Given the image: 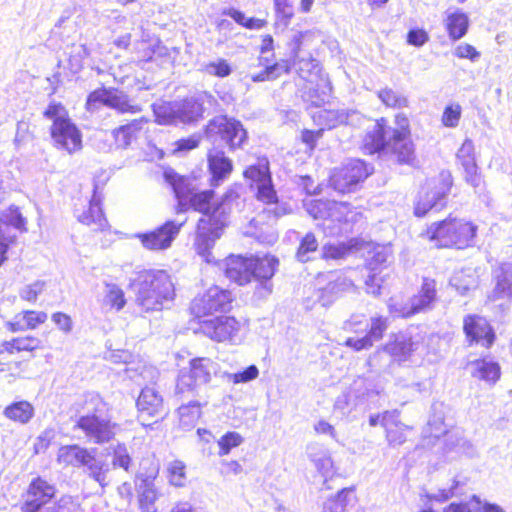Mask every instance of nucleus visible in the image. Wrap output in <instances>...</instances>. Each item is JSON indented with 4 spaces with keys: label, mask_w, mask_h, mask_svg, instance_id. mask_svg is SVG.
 Masks as SVG:
<instances>
[{
    "label": "nucleus",
    "mask_w": 512,
    "mask_h": 512,
    "mask_svg": "<svg viewBox=\"0 0 512 512\" xmlns=\"http://www.w3.org/2000/svg\"><path fill=\"white\" fill-rule=\"evenodd\" d=\"M203 334L217 342H236L239 340L241 324L234 317L220 316L204 320L200 326Z\"/></svg>",
    "instance_id": "14"
},
{
    "label": "nucleus",
    "mask_w": 512,
    "mask_h": 512,
    "mask_svg": "<svg viewBox=\"0 0 512 512\" xmlns=\"http://www.w3.org/2000/svg\"><path fill=\"white\" fill-rule=\"evenodd\" d=\"M216 370L217 364L210 358L199 357L190 360L189 369H182L179 373L175 393L180 395L192 392L209 383Z\"/></svg>",
    "instance_id": "7"
},
{
    "label": "nucleus",
    "mask_w": 512,
    "mask_h": 512,
    "mask_svg": "<svg viewBox=\"0 0 512 512\" xmlns=\"http://www.w3.org/2000/svg\"><path fill=\"white\" fill-rule=\"evenodd\" d=\"M461 486H464V483H461L456 478H453L451 480V484H450L449 487L438 489L435 493H432L429 496V498L431 500L436 501V502L448 501L449 499H451V498L461 494V492L459 491V488Z\"/></svg>",
    "instance_id": "51"
},
{
    "label": "nucleus",
    "mask_w": 512,
    "mask_h": 512,
    "mask_svg": "<svg viewBox=\"0 0 512 512\" xmlns=\"http://www.w3.org/2000/svg\"><path fill=\"white\" fill-rule=\"evenodd\" d=\"M453 54L460 59H469L471 62H477L481 56V53L468 43L457 45Z\"/></svg>",
    "instance_id": "62"
},
{
    "label": "nucleus",
    "mask_w": 512,
    "mask_h": 512,
    "mask_svg": "<svg viewBox=\"0 0 512 512\" xmlns=\"http://www.w3.org/2000/svg\"><path fill=\"white\" fill-rule=\"evenodd\" d=\"M100 198L94 193L92 199L89 202L87 210H84L78 215V220L87 225L91 226L93 230H103L107 226V220L103 214L100 206Z\"/></svg>",
    "instance_id": "28"
},
{
    "label": "nucleus",
    "mask_w": 512,
    "mask_h": 512,
    "mask_svg": "<svg viewBox=\"0 0 512 512\" xmlns=\"http://www.w3.org/2000/svg\"><path fill=\"white\" fill-rule=\"evenodd\" d=\"M4 414L11 420L25 424L33 417L34 408L28 401H19L6 407Z\"/></svg>",
    "instance_id": "36"
},
{
    "label": "nucleus",
    "mask_w": 512,
    "mask_h": 512,
    "mask_svg": "<svg viewBox=\"0 0 512 512\" xmlns=\"http://www.w3.org/2000/svg\"><path fill=\"white\" fill-rule=\"evenodd\" d=\"M350 283L345 279H337L330 282L325 288L318 291V301L322 306L330 305L338 296V294L346 289Z\"/></svg>",
    "instance_id": "37"
},
{
    "label": "nucleus",
    "mask_w": 512,
    "mask_h": 512,
    "mask_svg": "<svg viewBox=\"0 0 512 512\" xmlns=\"http://www.w3.org/2000/svg\"><path fill=\"white\" fill-rule=\"evenodd\" d=\"M202 71L210 76L225 78L232 73V67L227 60L219 58L202 66Z\"/></svg>",
    "instance_id": "48"
},
{
    "label": "nucleus",
    "mask_w": 512,
    "mask_h": 512,
    "mask_svg": "<svg viewBox=\"0 0 512 512\" xmlns=\"http://www.w3.org/2000/svg\"><path fill=\"white\" fill-rule=\"evenodd\" d=\"M136 303L143 311H159L164 303L173 300L174 285L170 275L163 270H144L131 283Z\"/></svg>",
    "instance_id": "3"
},
{
    "label": "nucleus",
    "mask_w": 512,
    "mask_h": 512,
    "mask_svg": "<svg viewBox=\"0 0 512 512\" xmlns=\"http://www.w3.org/2000/svg\"><path fill=\"white\" fill-rule=\"evenodd\" d=\"M45 282L35 281L31 284L25 285L19 292L21 299L28 302H35L38 296L43 292Z\"/></svg>",
    "instance_id": "58"
},
{
    "label": "nucleus",
    "mask_w": 512,
    "mask_h": 512,
    "mask_svg": "<svg viewBox=\"0 0 512 512\" xmlns=\"http://www.w3.org/2000/svg\"><path fill=\"white\" fill-rule=\"evenodd\" d=\"M105 406V402L98 394H86L84 407L87 413L80 416L75 425L90 441L99 445L110 442L115 436V425L98 415L104 411Z\"/></svg>",
    "instance_id": "5"
},
{
    "label": "nucleus",
    "mask_w": 512,
    "mask_h": 512,
    "mask_svg": "<svg viewBox=\"0 0 512 512\" xmlns=\"http://www.w3.org/2000/svg\"><path fill=\"white\" fill-rule=\"evenodd\" d=\"M350 208L351 205L346 202L330 201L327 220L329 228L331 227V223L335 221L343 224L345 217L349 214Z\"/></svg>",
    "instance_id": "50"
},
{
    "label": "nucleus",
    "mask_w": 512,
    "mask_h": 512,
    "mask_svg": "<svg viewBox=\"0 0 512 512\" xmlns=\"http://www.w3.org/2000/svg\"><path fill=\"white\" fill-rule=\"evenodd\" d=\"M51 512H82L80 504L71 497H62L58 504L52 508Z\"/></svg>",
    "instance_id": "64"
},
{
    "label": "nucleus",
    "mask_w": 512,
    "mask_h": 512,
    "mask_svg": "<svg viewBox=\"0 0 512 512\" xmlns=\"http://www.w3.org/2000/svg\"><path fill=\"white\" fill-rule=\"evenodd\" d=\"M206 133L209 137L219 136L231 150L240 148L247 138L242 124L227 116L212 119L207 125Z\"/></svg>",
    "instance_id": "11"
},
{
    "label": "nucleus",
    "mask_w": 512,
    "mask_h": 512,
    "mask_svg": "<svg viewBox=\"0 0 512 512\" xmlns=\"http://www.w3.org/2000/svg\"><path fill=\"white\" fill-rule=\"evenodd\" d=\"M385 149L392 151L400 163L411 164L415 159L409 120L404 114L396 115L394 128L381 118L367 130L363 138L364 152L374 154Z\"/></svg>",
    "instance_id": "2"
},
{
    "label": "nucleus",
    "mask_w": 512,
    "mask_h": 512,
    "mask_svg": "<svg viewBox=\"0 0 512 512\" xmlns=\"http://www.w3.org/2000/svg\"><path fill=\"white\" fill-rule=\"evenodd\" d=\"M93 449L77 444L61 446L57 452V463L65 467L83 468Z\"/></svg>",
    "instance_id": "25"
},
{
    "label": "nucleus",
    "mask_w": 512,
    "mask_h": 512,
    "mask_svg": "<svg viewBox=\"0 0 512 512\" xmlns=\"http://www.w3.org/2000/svg\"><path fill=\"white\" fill-rule=\"evenodd\" d=\"M182 225V223L169 220L152 231L138 233L136 237L145 249L163 251L171 247L173 241L180 233Z\"/></svg>",
    "instance_id": "13"
},
{
    "label": "nucleus",
    "mask_w": 512,
    "mask_h": 512,
    "mask_svg": "<svg viewBox=\"0 0 512 512\" xmlns=\"http://www.w3.org/2000/svg\"><path fill=\"white\" fill-rule=\"evenodd\" d=\"M478 227L470 221L456 217L432 223L420 236L437 248L464 249L475 245Z\"/></svg>",
    "instance_id": "4"
},
{
    "label": "nucleus",
    "mask_w": 512,
    "mask_h": 512,
    "mask_svg": "<svg viewBox=\"0 0 512 512\" xmlns=\"http://www.w3.org/2000/svg\"><path fill=\"white\" fill-rule=\"evenodd\" d=\"M259 375V370L256 365H250L245 370L237 373L228 374L229 381L234 384L247 383L256 379Z\"/></svg>",
    "instance_id": "59"
},
{
    "label": "nucleus",
    "mask_w": 512,
    "mask_h": 512,
    "mask_svg": "<svg viewBox=\"0 0 512 512\" xmlns=\"http://www.w3.org/2000/svg\"><path fill=\"white\" fill-rule=\"evenodd\" d=\"M213 195L212 190L200 192L196 190L188 199L187 205V210L192 208L204 215L198 221L195 246L197 252L206 257L207 260L211 248L216 240L221 237L224 228L228 225L231 212V194H226L220 203L212 205Z\"/></svg>",
    "instance_id": "1"
},
{
    "label": "nucleus",
    "mask_w": 512,
    "mask_h": 512,
    "mask_svg": "<svg viewBox=\"0 0 512 512\" xmlns=\"http://www.w3.org/2000/svg\"><path fill=\"white\" fill-rule=\"evenodd\" d=\"M472 375L486 382L495 383L500 377V367L497 362L483 358L471 362Z\"/></svg>",
    "instance_id": "33"
},
{
    "label": "nucleus",
    "mask_w": 512,
    "mask_h": 512,
    "mask_svg": "<svg viewBox=\"0 0 512 512\" xmlns=\"http://www.w3.org/2000/svg\"><path fill=\"white\" fill-rule=\"evenodd\" d=\"M215 98L208 92H199L176 104V117L178 123H192L203 117L204 111L214 105Z\"/></svg>",
    "instance_id": "15"
},
{
    "label": "nucleus",
    "mask_w": 512,
    "mask_h": 512,
    "mask_svg": "<svg viewBox=\"0 0 512 512\" xmlns=\"http://www.w3.org/2000/svg\"><path fill=\"white\" fill-rule=\"evenodd\" d=\"M90 55L89 49L84 44L73 45L70 52V65L75 70L82 68L83 61Z\"/></svg>",
    "instance_id": "57"
},
{
    "label": "nucleus",
    "mask_w": 512,
    "mask_h": 512,
    "mask_svg": "<svg viewBox=\"0 0 512 512\" xmlns=\"http://www.w3.org/2000/svg\"><path fill=\"white\" fill-rule=\"evenodd\" d=\"M225 275L239 285H245L252 280L251 257L230 255L225 260Z\"/></svg>",
    "instance_id": "20"
},
{
    "label": "nucleus",
    "mask_w": 512,
    "mask_h": 512,
    "mask_svg": "<svg viewBox=\"0 0 512 512\" xmlns=\"http://www.w3.org/2000/svg\"><path fill=\"white\" fill-rule=\"evenodd\" d=\"M369 324L364 314H353L343 323V330L348 333L362 334L366 333Z\"/></svg>",
    "instance_id": "53"
},
{
    "label": "nucleus",
    "mask_w": 512,
    "mask_h": 512,
    "mask_svg": "<svg viewBox=\"0 0 512 512\" xmlns=\"http://www.w3.org/2000/svg\"><path fill=\"white\" fill-rule=\"evenodd\" d=\"M243 441V437L238 432H227L217 441L219 446L218 455H228L233 448L240 446Z\"/></svg>",
    "instance_id": "49"
},
{
    "label": "nucleus",
    "mask_w": 512,
    "mask_h": 512,
    "mask_svg": "<svg viewBox=\"0 0 512 512\" xmlns=\"http://www.w3.org/2000/svg\"><path fill=\"white\" fill-rule=\"evenodd\" d=\"M138 417L143 425L151 418H162L165 414L163 397L154 387H144L138 396L137 402Z\"/></svg>",
    "instance_id": "16"
},
{
    "label": "nucleus",
    "mask_w": 512,
    "mask_h": 512,
    "mask_svg": "<svg viewBox=\"0 0 512 512\" xmlns=\"http://www.w3.org/2000/svg\"><path fill=\"white\" fill-rule=\"evenodd\" d=\"M444 22L449 38L453 41L461 39L468 31L469 18L459 9L447 11Z\"/></svg>",
    "instance_id": "31"
},
{
    "label": "nucleus",
    "mask_w": 512,
    "mask_h": 512,
    "mask_svg": "<svg viewBox=\"0 0 512 512\" xmlns=\"http://www.w3.org/2000/svg\"><path fill=\"white\" fill-rule=\"evenodd\" d=\"M452 187V177L448 172H441L438 181L427 184L419 193L414 213L425 216L430 210L440 211L446 206V198Z\"/></svg>",
    "instance_id": "6"
},
{
    "label": "nucleus",
    "mask_w": 512,
    "mask_h": 512,
    "mask_svg": "<svg viewBox=\"0 0 512 512\" xmlns=\"http://www.w3.org/2000/svg\"><path fill=\"white\" fill-rule=\"evenodd\" d=\"M167 473L170 484L183 487L186 482V465L181 460H173L167 465Z\"/></svg>",
    "instance_id": "45"
},
{
    "label": "nucleus",
    "mask_w": 512,
    "mask_h": 512,
    "mask_svg": "<svg viewBox=\"0 0 512 512\" xmlns=\"http://www.w3.org/2000/svg\"><path fill=\"white\" fill-rule=\"evenodd\" d=\"M148 123L146 117L134 119L130 123L113 130L112 134L118 148H127L137 138L138 133Z\"/></svg>",
    "instance_id": "29"
},
{
    "label": "nucleus",
    "mask_w": 512,
    "mask_h": 512,
    "mask_svg": "<svg viewBox=\"0 0 512 512\" xmlns=\"http://www.w3.org/2000/svg\"><path fill=\"white\" fill-rule=\"evenodd\" d=\"M157 499V494L154 488L146 486L140 496V508L142 512H156L154 503Z\"/></svg>",
    "instance_id": "61"
},
{
    "label": "nucleus",
    "mask_w": 512,
    "mask_h": 512,
    "mask_svg": "<svg viewBox=\"0 0 512 512\" xmlns=\"http://www.w3.org/2000/svg\"><path fill=\"white\" fill-rule=\"evenodd\" d=\"M164 178L171 185L178 200L179 211H187L188 199L197 190L193 181L178 175L173 170H166Z\"/></svg>",
    "instance_id": "21"
},
{
    "label": "nucleus",
    "mask_w": 512,
    "mask_h": 512,
    "mask_svg": "<svg viewBox=\"0 0 512 512\" xmlns=\"http://www.w3.org/2000/svg\"><path fill=\"white\" fill-rule=\"evenodd\" d=\"M257 188V199L266 203H275L277 200V194L272 184V179L268 180V183H262Z\"/></svg>",
    "instance_id": "60"
},
{
    "label": "nucleus",
    "mask_w": 512,
    "mask_h": 512,
    "mask_svg": "<svg viewBox=\"0 0 512 512\" xmlns=\"http://www.w3.org/2000/svg\"><path fill=\"white\" fill-rule=\"evenodd\" d=\"M83 473L93 481H95L102 490L110 484L109 474L111 471L110 463L104 459L96 457V449L94 448L84 464Z\"/></svg>",
    "instance_id": "24"
},
{
    "label": "nucleus",
    "mask_w": 512,
    "mask_h": 512,
    "mask_svg": "<svg viewBox=\"0 0 512 512\" xmlns=\"http://www.w3.org/2000/svg\"><path fill=\"white\" fill-rule=\"evenodd\" d=\"M294 66L299 76L309 82H313L320 72L319 63L315 59H300L295 55Z\"/></svg>",
    "instance_id": "38"
},
{
    "label": "nucleus",
    "mask_w": 512,
    "mask_h": 512,
    "mask_svg": "<svg viewBox=\"0 0 512 512\" xmlns=\"http://www.w3.org/2000/svg\"><path fill=\"white\" fill-rule=\"evenodd\" d=\"M289 68L286 64L275 63L267 66L265 70L258 74L252 75L251 79L253 82H262L266 80H274L278 78L282 73L288 72Z\"/></svg>",
    "instance_id": "54"
},
{
    "label": "nucleus",
    "mask_w": 512,
    "mask_h": 512,
    "mask_svg": "<svg viewBox=\"0 0 512 512\" xmlns=\"http://www.w3.org/2000/svg\"><path fill=\"white\" fill-rule=\"evenodd\" d=\"M153 112L156 117V122L160 125L177 124L178 120L176 117V104L174 103H162L154 104Z\"/></svg>",
    "instance_id": "42"
},
{
    "label": "nucleus",
    "mask_w": 512,
    "mask_h": 512,
    "mask_svg": "<svg viewBox=\"0 0 512 512\" xmlns=\"http://www.w3.org/2000/svg\"><path fill=\"white\" fill-rule=\"evenodd\" d=\"M319 243L315 235L311 232L307 233L301 240L296 252L298 261L305 263L313 259V254L318 250Z\"/></svg>",
    "instance_id": "39"
},
{
    "label": "nucleus",
    "mask_w": 512,
    "mask_h": 512,
    "mask_svg": "<svg viewBox=\"0 0 512 512\" xmlns=\"http://www.w3.org/2000/svg\"><path fill=\"white\" fill-rule=\"evenodd\" d=\"M464 332L469 341L488 348L495 339L494 332L487 320L480 316L469 315L464 319Z\"/></svg>",
    "instance_id": "19"
},
{
    "label": "nucleus",
    "mask_w": 512,
    "mask_h": 512,
    "mask_svg": "<svg viewBox=\"0 0 512 512\" xmlns=\"http://www.w3.org/2000/svg\"><path fill=\"white\" fill-rule=\"evenodd\" d=\"M101 104L115 109L122 114H136L142 111L141 106L132 103L125 93L106 88L91 92L86 101V108L88 111H94Z\"/></svg>",
    "instance_id": "10"
},
{
    "label": "nucleus",
    "mask_w": 512,
    "mask_h": 512,
    "mask_svg": "<svg viewBox=\"0 0 512 512\" xmlns=\"http://www.w3.org/2000/svg\"><path fill=\"white\" fill-rule=\"evenodd\" d=\"M496 285L490 295L491 300L509 299L512 295V264L499 266L495 275Z\"/></svg>",
    "instance_id": "26"
},
{
    "label": "nucleus",
    "mask_w": 512,
    "mask_h": 512,
    "mask_svg": "<svg viewBox=\"0 0 512 512\" xmlns=\"http://www.w3.org/2000/svg\"><path fill=\"white\" fill-rule=\"evenodd\" d=\"M47 313L43 311H25L22 314V320L26 329H35L38 325L43 324L47 320Z\"/></svg>",
    "instance_id": "63"
},
{
    "label": "nucleus",
    "mask_w": 512,
    "mask_h": 512,
    "mask_svg": "<svg viewBox=\"0 0 512 512\" xmlns=\"http://www.w3.org/2000/svg\"><path fill=\"white\" fill-rule=\"evenodd\" d=\"M417 346L418 343L414 342L411 337L401 334L396 336L393 342L387 343L383 349L388 354L401 360L417 350Z\"/></svg>",
    "instance_id": "34"
},
{
    "label": "nucleus",
    "mask_w": 512,
    "mask_h": 512,
    "mask_svg": "<svg viewBox=\"0 0 512 512\" xmlns=\"http://www.w3.org/2000/svg\"><path fill=\"white\" fill-rule=\"evenodd\" d=\"M10 226L23 230L25 219L18 208H10L9 213L0 219V266L6 260V252L12 237L8 235Z\"/></svg>",
    "instance_id": "23"
},
{
    "label": "nucleus",
    "mask_w": 512,
    "mask_h": 512,
    "mask_svg": "<svg viewBox=\"0 0 512 512\" xmlns=\"http://www.w3.org/2000/svg\"><path fill=\"white\" fill-rule=\"evenodd\" d=\"M387 319L384 317H373L369 329L366 331V335L370 338V341L374 345L375 342L382 339L384 332L387 330Z\"/></svg>",
    "instance_id": "55"
},
{
    "label": "nucleus",
    "mask_w": 512,
    "mask_h": 512,
    "mask_svg": "<svg viewBox=\"0 0 512 512\" xmlns=\"http://www.w3.org/2000/svg\"><path fill=\"white\" fill-rule=\"evenodd\" d=\"M209 169L213 185H218L232 171V162L222 151L210 152L208 155Z\"/></svg>",
    "instance_id": "32"
},
{
    "label": "nucleus",
    "mask_w": 512,
    "mask_h": 512,
    "mask_svg": "<svg viewBox=\"0 0 512 512\" xmlns=\"http://www.w3.org/2000/svg\"><path fill=\"white\" fill-rule=\"evenodd\" d=\"M103 303L111 309L120 311L126 304L123 290L116 284L107 283Z\"/></svg>",
    "instance_id": "40"
},
{
    "label": "nucleus",
    "mask_w": 512,
    "mask_h": 512,
    "mask_svg": "<svg viewBox=\"0 0 512 512\" xmlns=\"http://www.w3.org/2000/svg\"><path fill=\"white\" fill-rule=\"evenodd\" d=\"M179 413V425L184 430H190L193 428L200 416L201 408L198 402H190L187 405H182L178 409Z\"/></svg>",
    "instance_id": "35"
},
{
    "label": "nucleus",
    "mask_w": 512,
    "mask_h": 512,
    "mask_svg": "<svg viewBox=\"0 0 512 512\" xmlns=\"http://www.w3.org/2000/svg\"><path fill=\"white\" fill-rule=\"evenodd\" d=\"M370 173V169L365 162L359 159L351 160L343 167L334 170L330 177V185L340 193L350 192Z\"/></svg>",
    "instance_id": "12"
},
{
    "label": "nucleus",
    "mask_w": 512,
    "mask_h": 512,
    "mask_svg": "<svg viewBox=\"0 0 512 512\" xmlns=\"http://www.w3.org/2000/svg\"><path fill=\"white\" fill-rule=\"evenodd\" d=\"M55 492L54 485L48 483L43 478L37 477L33 479L26 492L22 511L37 512L54 497Z\"/></svg>",
    "instance_id": "17"
},
{
    "label": "nucleus",
    "mask_w": 512,
    "mask_h": 512,
    "mask_svg": "<svg viewBox=\"0 0 512 512\" xmlns=\"http://www.w3.org/2000/svg\"><path fill=\"white\" fill-rule=\"evenodd\" d=\"M51 137L60 149L73 153L81 149V133L68 118L51 127Z\"/></svg>",
    "instance_id": "18"
},
{
    "label": "nucleus",
    "mask_w": 512,
    "mask_h": 512,
    "mask_svg": "<svg viewBox=\"0 0 512 512\" xmlns=\"http://www.w3.org/2000/svg\"><path fill=\"white\" fill-rule=\"evenodd\" d=\"M351 488L341 489L335 496L328 498L323 503L322 512H344L348 503V497L351 496Z\"/></svg>",
    "instance_id": "41"
},
{
    "label": "nucleus",
    "mask_w": 512,
    "mask_h": 512,
    "mask_svg": "<svg viewBox=\"0 0 512 512\" xmlns=\"http://www.w3.org/2000/svg\"><path fill=\"white\" fill-rule=\"evenodd\" d=\"M330 201L317 200L309 204L307 211L314 219H323V228L329 229L327 223Z\"/></svg>",
    "instance_id": "56"
},
{
    "label": "nucleus",
    "mask_w": 512,
    "mask_h": 512,
    "mask_svg": "<svg viewBox=\"0 0 512 512\" xmlns=\"http://www.w3.org/2000/svg\"><path fill=\"white\" fill-rule=\"evenodd\" d=\"M381 426L386 431V438L390 445L398 446L406 441L404 425L398 420V414L393 411H386L382 414Z\"/></svg>",
    "instance_id": "27"
},
{
    "label": "nucleus",
    "mask_w": 512,
    "mask_h": 512,
    "mask_svg": "<svg viewBox=\"0 0 512 512\" xmlns=\"http://www.w3.org/2000/svg\"><path fill=\"white\" fill-rule=\"evenodd\" d=\"M231 303L230 291L213 286L193 299L190 310L196 317H202L216 312H226L230 309Z\"/></svg>",
    "instance_id": "9"
},
{
    "label": "nucleus",
    "mask_w": 512,
    "mask_h": 512,
    "mask_svg": "<svg viewBox=\"0 0 512 512\" xmlns=\"http://www.w3.org/2000/svg\"><path fill=\"white\" fill-rule=\"evenodd\" d=\"M450 284L461 295L467 294L477 285L476 278L472 274H466L465 271L456 272L450 279Z\"/></svg>",
    "instance_id": "46"
},
{
    "label": "nucleus",
    "mask_w": 512,
    "mask_h": 512,
    "mask_svg": "<svg viewBox=\"0 0 512 512\" xmlns=\"http://www.w3.org/2000/svg\"><path fill=\"white\" fill-rule=\"evenodd\" d=\"M437 302L438 296L435 280L424 278L418 293L411 297L406 305L398 306L391 299L388 306L390 313L395 317L408 318L415 314L432 310Z\"/></svg>",
    "instance_id": "8"
},
{
    "label": "nucleus",
    "mask_w": 512,
    "mask_h": 512,
    "mask_svg": "<svg viewBox=\"0 0 512 512\" xmlns=\"http://www.w3.org/2000/svg\"><path fill=\"white\" fill-rule=\"evenodd\" d=\"M320 118L328 129H332L340 124L348 123L349 113L345 110H325L321 112Z\"/></svg>",
    "instance_id": "52"
},
{
    "label": "nucleus",
    "mask_w": 512,
    "mask_h": 512,
    "mask_svg": "<svg viewBox=\"0 0 512 512\" xmlns=\"http://www.w3.org/2000/svg\"><path fill=\"white\" fill-rule=\"evenodd\" d=\"M244 176L248 179H251L256 186L262 183H268V180L271 179V174L269 171V164L267 160L260 161L257 165H252L248 167Z\"/></svg>",
    "instance_id": "43"
},
{
    "label": "nucleus",
    "mask_w": 512,
    "mask_h": 512,
    "mask_svg": "<svg viewBox=\"0 0 512 512\" xmlns=\"http://www.w3.org/2000/svg\"><path fill=\"white\" fill-rule=\"evenodd\" d=\"M279 265V261L272 255L263 257L251 256L252 279L257 281H267L271 279Z\"/></svg>",
    "instance_id": "30"
},
{
    "label": "nucleus",
    "mask_w": 512,
    "mask_h": 512,
    "mask_svg": "<svg viewBox=\"0 0 512 512\" xmlns=\"http://www.w3.org/2000/svg\"><path fill=\"white\" fill-rule=\"evenodd\" d=\"M378 97L387 107L399 109L408 106L407 97L391 88L381 89L378 92Z\"/></svg>",
    "instance_id": "44"
},
{
    "label": "nucleus",
    "mask_w": 512,
    "mask_h": 512,
    "mask_svg": "<svg viewBox=\"0 0 512 512\" xmlns=\"http://www.w3.org/2000/svg\"><path fill=\"white\" fill-rule=\"evenodd\" d=\"M110 449L112 450V465L114 468H122L125 471H129L130 465L132 463V459L128 452V449L125 444L117 443L116 445H111Z\"/></svg>",
    "instance_id": "47"
},
{
    "label": "nucleus",
    "mask_w": 512,
    "mask_h": 512,
    "mask_svg": "<svg viewBox=\"0 0 512 512\" xmlns=\"http://www.w3.org/2000/svg\"><path fill=\"white\" fill-rule=\"evenodd\" d=\"M349 391L353 396V405L359 406L372 403L380 394V387L374 378L358 377L351 384Z\"/></svg>",
    "instance_id": "22"
}]
</instances>
